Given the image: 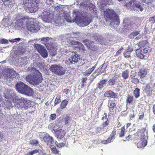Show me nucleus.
<instances>
[{"label":"nucleus","mask_w":155,"mask_h":155,"mask_svg":"<svg viewBox=\"0 0 155 155\" xmlns=\"http://www.w3.org/2000/svg\"><path fill=\"white\" fill-rule=\"evenodd\" d=\"M104 16L106 21L109 22L112 28H114L119 33L122 32V28L119 25L118 16L113 10L109 9H106L104 11Z\"/></svg>","instance_id":"f257e3e1"},{"label":"nucleus","mask_w":155,"mask_h":155,"mask_svg":"<svg viewBox=\"0 0 155 155\" xmlns=\"http://www.w3.org/2000/svg\"><path fill=\"white\" fill-rule=\"evenodd\" d=\"M73 19L69 17H66L65 19L69 22H75L79 26L82 27L87 26L92 22L91 18L82 16L81 12L77 10L73 11Z\"/></svg>","instance_id":"f03ea898"},{"label":"nucleus","mask_w":155,"mask_h":155,"mask_svg":"<svg viewBox=\"0 0 155 155\" xmlns=\"http://www.w3.org/2000/svg\"><path fill=\"white\" fill-rule=\"evenodd\" d=\"M27 70L31 73L26 76V81L31 84L36 86L41 83L43 80L41 74L38 71L34 68L29 67Z\"/></svg>","instance_id":"7ed1b4c3"},{"label":"nucleus","mask_w":155,"mask_h":155,"mask_svg":"<svg viewBox=\"0 0 155 155\" xmlns=\"http://www.w3.org/2000/svg\"><path fill=\"white\" fill-rule=\"evenodd\" d=\"M41 41V43L44 44L49 50L51 55L53 56L57 54V48L54 43V40L51 38L44 37L39 39Z\"/></svg>","instance_id":"20e7f679"},{"label":"nucleus","mask_w":155,"mask_h":155,"mask_svg":"<svg viewBox=\"0 0 155 155\" xmlns=\"http://www.w3.org/2000/svg\"><path fill=\"white\" fill-rule=\"evenodd\" d=\"M15 88L18 92L21 94L28 96H31L33 94V89L22 82L18 83Z\"/></svg>","instance_id":"39448f33"},{"label":"nucleus","mask_w":155,"mask_h":155,"mask_svg":"<svg viewBox=\"0 0 155 155\" xmlns=\"http://www.w3.org/2000/svg\"><path fill=\"white\" fill-rule=\"evenodd\" d=\"M24 8L28 12L34 13L38 9V3L35 0H23Z\"/></svg>","instance_id":"423d86ee"},{"label":"nucleus","mask_w":155,"mask_h":155,"mask_svg":"<svg viewBox=\"0 0 155 155\" xmlns=\"http://www.w3.org/2000/svg\"><path fill=\"white\" fill-rule=\"evenodd\" d=\"M137 134L140 135V140L137 143V147L140 148L145 147L147 145L148 138L147 131L145 129H141L137 132Z\"/></svg>","instance_id":"0eeeda50"},{"label":"nucleus","mask_w":155,"mask_h":155,"mask_svg":"<svg viewBox=\"0 0 155 155\" xmlns=\"http://www.w3.org/2000/svg\"><path fill=\"white\" fill-rule=\"evenodd\" d=\"M19 15V14L15 15L17 16L16 17V18L19 19H17L15 21V28L21 31H24L25 30L24 24H25L26 25V24L28 23L29 19L26 17L21 18V17Z\"/></svg>","instance_id":"6e6552de"},{"label":"nucleus","mask_w":155,"mask_h":155,"mask_svg":"<svg viewBox=\"0 0 155 155\" xmlns=\"http://www.w3.org/2000/svg\"><path fill=\"white\" fill-rule=\"evenodd\" d=\"M17 103L15 105V107L18 108H20L22 110H25L29 107V101L27 100L23 97L18 98L17 99Z\"/></svg>","instance_id":"1a4fd4ad"},{"label":"nucleus","mask_w":155,"mask_h":155,"mask_svg":"<svg viewBox=\"0 0 155 155\" xmlns=\"http://www.w3.org/2000/svg\"><path fill=\"white\" fill-rule=\"evenodd\" d=\"M42 20L46 23L52 22L53 16L50 11L48 8L45 9L44 12H42L39 15Z\"/></svg>","instance_id":"9d476101"},{"label":"nucleus","mask_w":155,"mask_h":155,"mask_svg":"<svg viewBox=\"0 0 155 155\" xmlns=\"http://www.w3.org/2000/svg\"><path fill=\"white\" fill-rule=\"evenodd\" d=\"M17 75L16 72L12 69L8 68L4 72L2 78L5 82L9 81L11 79L16 77Z\"/></svg>","instance_id":"9b49d317"},{"label":"nucleus","mask_w":155,"mask_h":155,"mask_svg":"<svg viewBox=\"0 0 155 155\" xmlns=\"http://www.w3.org/2000/svg\"><path fill=\"white\" fill-rule=\"evenodd\" d=\"M49 69L52 73L59 75H63L65 72L64 69L60 65H52L50 67Z\"/></svg>","instance_id":"f8f14e48"},{"label":"nucleus","mask_w":155,"mask_h":155,"mask_svg":"<svg viewBox=\"0 0 155 155\" xmlns=\"http://www.w3.org/2000/svg\"><path fill=\"white\" fill-rule=\"evenodd\" d=\"M148 43V42L147 40H145L140 41L137 43V45L140 47L139 49H136V56L137 57L141 59L143 58H144V55L141 53L142 50V48L145 46H147Z\"/></svg>","instance_id":"ddd939ff"},{"label":"nucleus","mask_w":155,"mask_h":155,"mask_svg":"<svg viewBox=\"0 0 155 155\" xmlns=\"http://www.w3.org/2000/svg\"><path fill=\"white\" fill-rule=\"evenodd\" d=\"M26 27L28 30L33 33H36L40 29V26L36 23L31 22L28 21L26 24Z\"/></svg>","instance_id":"4468645a"},{"label":"nucleus","mask_w":155,"mask_h":155,"mask_svg":"<svg viewBox=\"0 0 155 155\" xmlns=\"http://www.w3.org/2000/svg\"><path fill=\"white\" fill-rule=\"evenodd\" d=\"M34 48L44 58H47L48 56V53L45 48L41 44H35Z\"/></svg>","instance_id":"2eb2a0df"},{"label":"nucleus","mask_w":155,"mask_h":155,"mask_svg":"<svg viewBox=\"0 0 155 155\" xmlns=\"http://www.w3.org/2000/svg\"><path fill=\"white\" fill-rule=\"evenodd\" d=\"M65 41L70 45H78V46L79 49H82L84 51L85 50L84 47L81 43L79 42L75 41L71 38H66Z\"/></svg>","instance_id":"dca6fc26"},{"label":"nucleus","mask_w":155,"mask_h":155,"mask_svg":"<svg viewBox=\"0 0 155 155\" xmlns=\"http://www.w3.org/2000/svg\"><path fill=\"white\" fill-rule=\"evenodd\" d=\"M71 57V59H69L71 64H74L76 63L78 61V59H80L81 55L77 54L76 51L72 52Z\"/></svg>","instance_id":"f3484780"},{"label":"nucleus","mask_w":155,"mask_h":155,"mask_svg":"<svg viewBox=\"0 0 155 155\" xmlns=\"http://www.w3.org/2000/svg\"><path fill=\"white\" fill-rule=\"evenodd\" d=\"M57 126H55L53 127V130L55 133L56 134V136L58 139H61L63 138L64 136L65 133L64 130L60 129L57 130L56 129Z\"/></svg>","instance_id":"a211bd4d"},{"label":"nucleus","mask_w":155,"mask_h":155,"mask_svg":"<svg viewBox=\"0 0 155 155\" xmlns=\"http://www.w3.org/2000/svg\"><path fill=\"white\" fill-rule=\"evenodd\" d=\"M56 17L53 18L52 22H51L55 26H60L63 23V20L58 17L57 18Z\"/></svg>","instance_id":"6ab92c4d"},{"label":"nucleus","mask_w":155,"mask_h":155,"mask_svg":"<svg viewBox=\"0 0 155 155\" xmlns=\"http://www.w3.org/2000/svg\"><path fill=\"white\" fill-rule=\"evenodd\" d=\"M27 44L24 42H21L18 48V51L20 54H23L25 51V49L27 46Z\"/></svg>","instance_id":"aec40b11"},{"label":"nucleus","mask_w":155,"mask_h":155,"mask_svg":"<svg viewBox=\"0 0 155 155\" xmlns=\"http://www.w3.org/2000/svg\"><path fill=\"white\" fill-rule=\"evenodd\" d=\"M126 6L127 8H130L131 10L134 11V8L136 6V1L135 0H132L129 3H127L126 5Z\"/></svg>","instance_id":"412c9836"},{"label":"nucleus","mask_w":155,"mask_h":155,"mask_svg":"<svg viewBox=\"0 0 155 155\" xmlns=\"http://www.w3.org/2000/svg\"><path fill=\"white\" fill-rule=\"evenodd\" d=\"M43 140L47 144L50 145L52 143V142L53 141L52 137L47 134L44 136Z\"/></svg>","instance_id":"4be33fe9"},{"label":"nucleus","mask_w":155,"mask_h":155,"mask_svg":"<svg viewBox=\"0 0 155 155\" xmlns=\"http://www.w3.org/2000/svg\"><path fill=\"white\" fill-rule=\"evenodd\" d=\"M80 6H83V5H86V7H87V9L89 8L90 10H92L94 8V5L92 3H90L89 2H85L84 3H81L80 4Z\"/></svg>","instance_id":"5701e85b"},{"label":"nucleus","mask_w":155,"mask_h":155,"mask_svg":"<svg viewBox=\"0 0 155 155\" xmlns=\"http://www.w3.org/2000/svg\"><path fill=\"white\" fill-rule=\"evenodd\" d=\"M94 39L99 42L100 44H104V39L100 35H96L94 36Z\"/></svg>","instance_id":"b1692460"},{"label":"nucleus","mask_w":155,"mask_h":155,"mask_svg":"<svg viewBox=\"0 0 155 155\" xmlns=\"http://www.w3.org/2000/svg\"><path fill=\"white\" fill-rule=\"evenodd\" d=\"M104 95L105 97H111L113 98H115L117 97V95L111 91H106Z\"/></svg>","instance_id":"393cba45"},{"label":"nucleus","mask_w":155,"mask_h":155,"mask_svg":"<svg viewBox=\"0 0 155 155\" xmlns=\"http://www.w3.org/2000/svg\"><path fill=\"white\" fill-rule=\"evenodd\" d=\"M5 5L11 7L12 5L14 4V0H2Z\"/></svg>","instance_id":"a878e982"},{"label":"nucleus","mask_w":155,"mask_h":155,"mask_svg":"<svg viewBox=\"0 0 155 155\" xmlns=\"http://www.w3.org/2000/svg\"><path fill=\"white\" fill-rule=\"evenodd\" d=\"M147 70L144 68H141L138 72V74L140 76L141 78L144 77L147 75Z\"/></svg>","instance_id":"bb28decb"},{"label":"nucleus","mask_w":155,"mask_h":155,"mask_svg":"<svg viewBox=\"0 0 155 155\" xmlns=\"http://www.w3.org/2000/svg\"><path fill=\"white\" fill-rule=\"evenodd\" d=\"M83 42L84 45L88 48L92 47L93 46V44H94L93 41H91L88 40L86 39L83 40Z\"/></svg>","instance_id":"cd10ccee"},{"label":"nucleus","mask_w":155,"mask_h":155,"mask_svg":"<svg viewBox=\"0 0 155 155\" xmlns=\"http://www.w3.org/2000/svg\"><path fill=\"white\" fill-rule=\"evenodd\" d=\"M8 19L4 18L3 19L2 21V24L1 25V27L2 28L4 27H7L8 25Z\"/></svg>","instance_id":"c85d7f7f"},{"label":"nucleus","mask_w":155,"mask_h":155,"mask_svg":"<svg viewBox=\"0 0 155 155\" xmlns=\"http://www.w3.org/2000/svg\"><path fill=\"white\" fill-rule=\"evenodd\" d=\"M127 19H125L124 20V23L126 24L125 25H124V28L125 29L127 27V29L130 30L132 28V27L131 25H130L128 24V23L127 22Z\"/></svg>","instance_id":"c756f323"},{"label":"nucleus","mask_w":155,"mask_h":155,"mask_svg":"<svg viewBox=\"0 0 155 155\" xmlns=\"http://www.w3.org/2000/svg\"><path fill=\"white\" fill-rule=\"evenodd\" d=\"M34 64L36 67H38L40 68H44V64L43 63L39 61H36L34 62Z\"/></svg>","instance_id":"7c9ffc66"},{"label":"nucleus","mask_w":155,"mask_h":155,"mask_svg":"<svg viewBox=\"0 0 155 155\" xmlns=\"http://www.w3.org/2000/svg\"><path fill=\"white\" fill-rule=\"evenodd\" d=\"M107 81L106 80H103L100 81L99 83L98 84L97 87L99 89H101L103 87V85Z\"/></svg>","instance_id":"2f4dec72"},{"label":"nucleus","mask_w":155,"mask_h":155,"mask_svg":"<svg viewBox=\"0 0 155 155\" xmlns=\"http://www.w3.org/2000/svg\"><path fill=\"white\" fill-rule=\"evenodd\" d=\"M128 73L129 71L127 70L123 71L122 74V77L124 79L127 78L128 77Z\"/></svg>","instance_id":"473e14b6"},{"label":"nucleus","mask_w":155,"mask_h":155,"mask_svg":"<svg viewBox=\"0 0 155 155\" xmlns=\"http://www.w3.org/2000/svg\"><path fill=\"white\" fill-rule=\"evenodd\" d=\"M70 117L67 114L64 118V121L66 124L68 123L71 120Z\"/></svg>","instance_id":"72a5a7b5"},{"label":"nucleus","mask_w":155,"mask_h":155,"mask_svg":"<svg viewBox=\"0 0 155 155\" xmlns=\"http://www.w3.org/2000/svg\"><path fill=\"white\" fill-rule=\"evenodd\" d=\"M108 107L110 109L109 110L110 111L111 110H113L114 108H116V106L115 103H110V104Z\"/></svg>","instance_id":"f704fd0d"},{"label":"nucleus","mask_w":155,"mask_h":155,"mask_svg":"<svg viewBox=\"0 0 155 155\" xmlns=\"http://www.w3.org/2000/svg\"><path fill=\"white\" fill-rule=\"evenodd\" d=\"M39 150L38 149H35L32 151L27 153L25 155H33L37 153L38 152Z\"/></svg>","instance_id":"c9c22d12"},{"label":"nucleus","mask_w":155,"mask_h":155,"mask_svg":"<svg viewBox=\"0 0 155 155\" xmlns=\"http://www.w3.org/2000/svg\"><path fill=\"white\" fill-rule=\"evenodd\" d=\"M68 101L66 100H64L61 104V107L63 108L66 107V106L68 104Z\"/></svg>","instance_id":"e433bc0d"},{"label":"nucleus","mask_w":155,"mask_h":155,"mask_svg":"<svg viewBox=\"0 0 155 155\" xmlns=\"http://www.w3.org/2000/svg\"><path fill=\"white\" fill-rule=\"evenodd\" d=\"M131 50H127L125 51L124 53V56L126 58H128L130 56V52Z\"/></svg>","instance_id":"4c0bfd02"},{"label":"nucleus","mask_w":155,"mask_h":155,"mask_svg":"<svg viewBox=\"0 0 155 155\" xmlns=\"http://www.w3.org/2000/svg\"><path fill=\"white\" fill-rule=\"evenodd\" d=\"M113 139H114V138L110 137L108 138L106 140L102 141V143L104 144H106L107 143H110Z\"/></svg>","instance_id":"58836bf2"},{"label":"nucleus","mask_w":155,"mask_h":155,"mask_svg":"<svg viewBox=\"0 0 155 155\" xmlns=\"http://www.w3.org/2000/svg\"><path fill=\"white\" fill-rule=\"evenodd\" d=\"M8 41L7 39L4 38L0 39V44H5L8 43Z\"/></svg>","instance_id":"ea45409f"},{"label":"nucleus","mask_w":155,"mask_h":155,"mask_svg":"<svg viewBox=\"0 0 155 155\" xmlns=\"http://www.w3.org/2000/svg\"><path fill=\"white\" fill-rule=\"evenodd\" d=\"M108 82L109 85L112 86L115 84V81L114 79H111L109 80Z\"/></svg>","instance_id":"a19ab883"},{"label":"nucleus","mask_w":155,"mask_h":155,"mask_svg":"<svg viewBox=\"0 0 155 155\" xmlns=\"http://www.w3.org/2000/svg\"><path fill=\"white\" fill-rule=\"evenodd\" d=\"M136 8H137V9H136V10H137L138 12L140 11V12H141L143 10V8L142 6H140V5L138 4H136Z\"/></svg>","instance_id":"79ce46f5"},{"label":"nucleus","mask_w":155,"mask_h":155,"mask_svg":"<svg viewBox=\"0 0 155 155\" xmlns=\"http://www.w3.org/2000/svg\"><path fill=\"white\" fill-rule=\"evenodd\" d=\"M125 130V128L123 127L121 128V130L119 134V137H122L124 136V131Z\"/></svg>","instance_id":"37998d69"},{"label":"nucleus","mask_w":155,"mask_h":155,"mask_svg":"<svg viewBox=\"0 0 155 155\" xmlns=\"http://www.w3.org/2000/svg\"><path fill=\"white\" fill-rule=\"evenodd\" d=\"M55 143L57 147H63L65 145V143H58L56 141H55Z\"/></svg>","instance_id":"c03bdc74"},{"label":"nucleus","mask_w":155,"mask_h":155,"mask_svg":"<svg viewBox=\"0 0 155 155\" xmlns=\"http://www.w3.org/2000/svg\"><path fill=\"white\" fill-rule=\"evenodd\" d=\"M73 34L76 38H78L80 35V32H74Z\"/></svg>","instance_id":"a18cd8bd"},{"label":"nucleus","mask_w":155,"mask_h":155,"mask_svg":"<svg viewBox=\"0 0 155 155\" xmlns=\"http://www.w3.org/2000/svg\"><path fill=\"white\" fill-rule=\"evenodd\" d=\"M20 64H27V62L26 61L25 59H21V60L20 61Z\"/></svg>","instance_id":"49530a36"},{"label":"nucleus","mask_w":155,"mask_h":155,"mask_svg":"<svg viewBox=\"0 0 155 155\" xmlns=\"http://www.w3.org/2000/svg\"><path fill=\"white\" fill-rule=\"evenodd\" d=\"M149 21L151 23L153 24L155 22V17L153 16L150 17L149 19Z\"/></svg>","instance_id":"de8ad7c7"},{"label":"nucleus","mask_w":155,"mask_h":155,"mask_svg":"<svg viewBox=\"0 0 155 155\" xmlns=\"http://www.w3.org/2000/svg\"><path fill=\"white\" fill-rule=\"evenodd\" d=\"M109 3L108 0H102L101 2V4L103 5H105Z\"/></svg>","instance_id":"09e8293b"},{"label":"nucleus","mask_w":155,"mask_h":155,"mask_svg":"<svg viewBox=\"0 0 155 155\" xmlns=\"http://www.w3.org/2000/svg\"><path fill=\"white\" fill-rule=\"evenodd\" d=\"M136 36V32H133L129 36V37L131 39H133Z\"/></svg>","instance_id":"8fccbe9b"},{"label":"nucleus","mask_w":155,"mask_h":155,"mask_svg":"<svg viewBox=\"0 0 155 155\" xmlns=\"http://www.w3.org/2000/svg\"><path fill=\"white\" fill-rule=\"evenodd\" d=\"M141 1L146 3L149 4L152 3L153 0H141Z\"/></svg>","instance_id":"3c124183"},{"label":"nucleus","mask_w":155,"mask_h":155,"mask_svg":"<svg viewBox=\"0 0 155 155\" xmlns=\"http://www.w3.org/2000/svg\"><path fill=\"white\" fill-rule=\"evenodd\" d=\"M50 119L52 120H54L56 117V115L55 114H51L50 116Z\"/></svg>","instance_id":"603ef678"},{"label":"nucleus","mask_w":155,"mask_h":155,"mask_svg":"<svg viewBox=\"0 0 155 155\" xmlns=\"http://www.w3.org/2000/svg\"><path fill=\"white\" fill-rule=\"evenodd\" d=\"M133 100V97L130 96H128L127 99V103H131Z\"/></svg>","instance_id":"864d4df0"},{"label":"nucleus","mask_w":155,"mask_h":155,"mask_svg":"<svg viewBox=\"0 0 155 155\" xmlns=\"http://www.w3.org/2000/svg\"><path fill=\"white\" fill-rule=\"evenodd\" d=\"M116 134V131L115 129H114L113 131L112 132L110 136L112 137V138H114V136Z\"/></svg>","instance_id":"5fc2aeb1"},{"label":"nucleus","mask_w":155,"mask_h":155,"mask_svg":"<svg viewBox=\"0 0 155 155\" xmlns=\"http://www.w3.org/2000/svg\"><path fill=\"white\" fill-rule=\"evenodd\" d=\"M30 143L32 145H34L38 143V142L37 140H35L31 141Z\"/></svg>","instance_id":"6e6d98bb"},{"label":"nucleus","mask_w":155,"mask_h":155,"mask_svg":"<svg viewBox=\"0 0 155 155\" xmlns=\"http://www.w3.org/2000/svg\"><path fill=\"white\" fill-rule=\"evenodd\" d=\"M140 89L136 88V98L140 96Z\"/></svg>","instance_id":"4d7b16f0"},{"label":"nucleus","mask_w":155,"mask_h":155,"mask_svg":"<svg viewBox=\"0 0 155 155\" xmlns=\"http://www.w3.org/2000/svg\"><path fill=\"white\" fill-rule=\"evenodd\" d=\"M149 89L150 91H153V89L152 88H151L150 85L149 84H148L147 85L146 88V91L147 90V89Z\"/></svg>","instance_id":"13d9d810"},{"label":"nucleus","mask_w":155,"mask_h":155,"mask_svg":"<svg viewBox=\"0 0 155 155\" xmlns=\"http://www.w3.org/2000/svg\"><path fill=\"white\" fill-rule=\"evenodd\" d=\"M63 109H64V108H63L62 107H61L60 106V107L58 108L57 109V111L58 113H60Z\"/></svg>","instance_id":"bf43d9fd"},{"label":"nucleus","mask_w":155,"mask_h":155,"mask_svg":"<svg viewBox=\"0 0 155 155\" xmlns=\"http://www.w3.org/2000/svg\"><path fill=\"white\" fill-rule=\"evenodd\" d=\"M93 71V70L91 69L90 68L88 69L86 72L87 74H90Z\"/></svg>","instance_id":"052dcab7"},{"label":"nucleus","mask_w":155,"mask_h":155,"mask_svg":"<svg viewBox=\"0 0 155 155\" xmlns=\"http://www.w3.org/2000/svg\"><path fill=\"white\" fill-rule=\"evenodd\" d=\"M135 75H134V74H133L130 75L131 77L133 79V80H132L131 81L132 82L134 83H135V82H134L135 80H134L135 78Z\"/></svg>","instance_id":"680f3d73"},{"label":"nucleus","mask_w":155,"mask_h":155,"mask_svg":"<svg viewBox=\"0 0 155 155\" xmlns=\"http://www.w3.org/2000/svg\"><path fill=\"white\" fill-rule=\"evenodd\" d=\"M61 102V100L55 99L54 101V103L55 104H57L60 103Z\"/></svg>","instance_id":"e2e57ef3"},{"label":"nucleus","mask_w":155,"mask_h":155,"mask_svg":"<svg viewBox=\"0 0 155 155\" xmlns=\"http://www.w3.org/2000/svg\"><path fill=\"white\" fill-rule=\"evenodd\" d=\"M149 50L148 48H145L143 50V53H146L148 52Z\"/></svg>","instance_id":"0e129e2a"},{"label":"nucleus","mask_w":155,"mask_h":155,"mask_svg":"<svg viewBox=\"0 0 155 155\" xmlns=\"http://www.w3.org/2000/svg\"><path fill=\"white\" fill-rule=\"evenodd\" d=\"M69 91V90L68 89H64L63 92L65 94H68Z\"/></svg>","instance_id":"69168bd1"},{"label":"nucleus","mask_w":155,"mask_h":155,"mask_svg":"<svg viewBox=\"0 0 155 155\" xmlns=\"http://www.w3.org/2000/svg\"><path fill=\"white\" fill-rule=\"evenodd\" d=\"M109 124V122L108 121H106L104 123H103V126L104 127H105Z\"/></svg>","instance_id":"338daca9"},{"label":"nucleus","mask_w":155,"mask_h":155,"mask_svg":"<svg viewBox=\"0 0 155 155\" xmlns=\"http://www.w3.org/2000/svg\"><path fill=\"white\" fill-rule=\"evenodd\" d=\"M143 110L142 109H141L140 110V112H139V113L138 114L139 116H140V115H144Z\"/></svg>","instance_id":"774afa93"}]
</instances>
